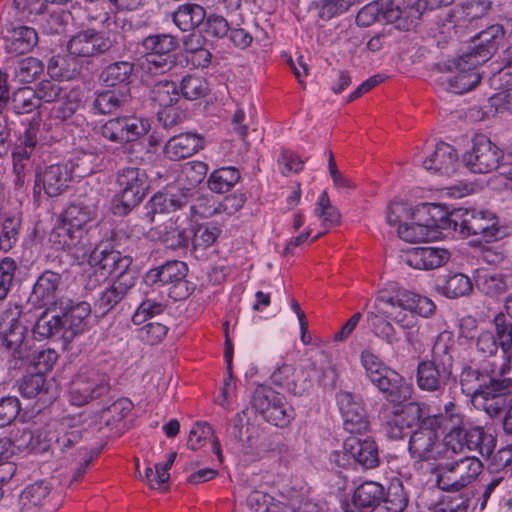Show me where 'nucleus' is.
I'll use <instances>...</instances> for the list:
<instances>
[{"mask_svg":"<svg viewBox=\"0 0 512 512\" xmlns=\"http://www.w3.org/2000/svg\"><path fill=\"white\" fill-rule=\"evenodd\" d=\"M461 418L458 416H428L410 433L408 450L413 459L421 462H435L448 459L449 451L453 454L463 452L466 448L475 449L480 433L472 430L464 433L460 429Z\"/></svg>","mask_w":512,"mask_h":512,"instance_id":"obj_1","label":"nucleus"},{"mask_svg":"<svg viewBox=\"0 0 512 512\" xmlns=\"http://www.w3.org/2000/svg\"><path fill=\"white\" fill-rule=\"evenodd\" d=\"M440 226L459 233L463 238L480 236L487 243L504 236V229L492 213L462 207L454 208L442 216Z\"/></svg>","mask_w":512,"mask_h":512,"instance_id":"obj_2","label":"nucleus"},{"mask_svg":"<svg viewBox=\"0 0 512 512\" xmlns=\"http://www.w3.org/2000/svg\"><path fill=\"white\" fill-rule=\"evenodd\" d=\"M21 313L19 306L5 310L1 324V344L10 354V370L23 368V360L28 358L30 347L34 345L27 327L19 320Z\"/></svg>","mask_w":512,"mask_h":512,"instance_id":"obj_3","label":"nucleus"},{"mask_svg":"<svg viewBox=\"0 0 512 512\" xmlns=\"http://www.w3.org/2000/svg\"><path fill=\"white\" fill-rule=\"evenodd\" d=\"M453 357L448 347L436 342L432 349V358L422 361L417 367V385L427 392L444 393L452 379Z\"/></svg>","mask_w":512,"mask_h":512,"instance_id":"obj_4","label":"nucleus"},{"mask_svg":"<svg viewBox=\"0 0 512 512\" xmlns=\"http://www.w3.org/2000/svg\"><path fill=\"white\" fill-rule=\"evenodd\" d=\"M116 183L119 190L114 197V213L119 215H126L138 206L149 189L146 172L136 167L119 170Z\"/></svg>","mask_w":512,"mask_h":512,"instance_id":"obj_5","label":"nucleus"},{"mask_svg":"<svg viewBox=\"0 0 512 512\" xmlns=\"http://www.w3.org/2000/svg\"><path fill=\"white\" fill-rule=\"evenodd\" d=\"M110 389V376L107 373L93 367H82L70 382V400L73 405L83 406L107 395Z\"/></svg>","mask_w":512,"mask_h":512,"instance_id":"obj_6","label":"nucleus"},{"mask_svg":"<svg viewBox=\"0 0 512 512\" xmlns=\"http://www.w3.org/2000/svg\"><path fill=\"white\" fill-rule=\"evenodd\" d=\"M453 0H418L412 6H405L404 0H387L383 4V15L388 23L398 30L414 29L426 11L448 6Z\"/></svg>","mask_w":512,"mask_h":512,"instance_id":"obj_7","label":"nucleus"},{"mask_svg":"<svg viewBox=\"0 0 512 512\" xmlns=\"http://www.w3.org/2000/svg\"><path fill=\"white\" fill-rule=\"evenodd\" d=\"M483 64L470 53L446 61L442 65V71L453 74L446 79L448 90L455 94H463L474 89L483 77L484 71H481Z\"/></svg>","mask_w":512,"mask_h":512,"instance_id":"obj_8","label":"nucleus"},{"mask_svg":"<svg viewBox=\"0 0 512 512\" xmlns=\"http://www.w3.org/2000/svg\"><path fill=\"white\" fill-rule=\"evenodd\" d=\"M251 405L267 422L277 427H286L295 416L285 397L270 387L258 386L253 392Z\"/></svg>","mask_w":512,"mask_h":512,"instance_id":"obj_9","label":"nucleus"},{"mask_svg":"<svg viewBox=\"0 0 512 512\" xmlns=\"http://www.w3.org/2000/svg\"><path fill=\"white\" fill-rule=\"evenodd\" d=\"M503 158L502 151L485 135H476L473 146L463 155L464 165L473 173L486 174L501 169L500 174L508 177L505 164H500Z\"/></svg>","mask_w":512,"mask_h":512,"instance_id":"obj_10","label":"nucleus"},{"mask_svg":"<svg viewBox=\"0 0 512 512\" xmlns=\"http://www.w3.org/2000/svg\"><path fill=\"white\" fill-rule=\"evenodd\" d=\"M396 488L386 491L378 482L365 481L355 489L352 503L356 508L366 512H393L401 501L399 496L394 497Z\"/></svg>","mask_w":512,"mask_h":512,"instance_id":"obj_11","label":"nucleus"},{"mask_svg":"<svg viewBox=\"0 0 512 512\" xmlns=\"http://www.w3.org/2000/svg\"><path fill=\"white\" fill-rule=\"evenodd\" d=\"M482 462L472 456L439 467L437 485L443 491H460L481 473Z\"/></svg>","mask_w":512,"mask_h":512,"instance_id":"obj_12","label":"nucleus"},{"mask_svg":"<svg viewBox=\"0 0 512 512\" xmlns=\"http://www.w3.org/2000/svg\"><path fill=\"white\" fill-rule=\"evenodd\" d=\"M113 41L103 32L86 29L77 32L67 43L70 55L80 58H91L110 52Z\"/></svg>","mask_w":512,"mask_h":512,"instance_id":"obj_13","label":"nucleus"},{"mask_svg":"<svg viewBox=\"0 0 512 512\" xmlns=\"http://www.w3.org/2000/svg\"><path fill=\"white\" fill-rule=\"evenodd\" d=\"M89 265L96 267L107 277L115 275V279H119L127 274L136 279V273L131 269L132 258L107 246L95 247L89 256Z\"/></svg>","mask_w":512,"mask_h":512,"instance_id":"obj_14","label":"nucleus"},{"mask_svg":"<svg viewBox=\"0 0 512 512\" xmlns=\"http://www.w3.org/2000/svg\"><path fill=\"white\" fill-rule=\"evenodd\" d=\"M72 180V168L67 164H53L36 174L34 195H39L41 189L49 197L63 194Z\"/></svg>","mask_w":512,"mask_h":512,"instance_id":"obj_15","label":"nucleus"},{"mask_svg":"<svg viewBox=\"0 0 512 512\" xmlns=\"http://www.w3.org/2000/svg\"><path fill=\"white\" fill-rule=\"evenodd\" d=\"M0 40L7 54L19 56L32 51L37 46L39 38L33 27L10 25L1 32Z\"/></svg>","mask_w":512,"mask_h":512,"instance_id":"obj_16","label":"nucleus"},{"mask_svg":"<svg viewBox=\"0 0 512 512\" xmlns=\"http://www.w3.org/2000/svg\"><path fill=\"white\" fill-rule=\"evenodd\" d=\"M337 403L346 431L351 434H361L368 430L369 421L366 412L353 394L340 391L337 394Z\"/></svg>","mask_w":512,"mask_h":512,"instance_id":"obj_17","label":"nucleus"},{"mask_svg":"<svg viewBox=\"0 0 512 512\" xmlns=\"http://www.w3.org/2000/svg\"><path fill=\"white\" fill-rule=\"evenodd\" d=\"M450 257L451 253L445 248L420 246L409 249L404 255V261L415 269L432 270L445 265Z\"/></svg>","mask_w":512,"mask_h":512,"instance_id":"obj_18","label":"nucleus"},{"mask_svg":"<svg viewBox=\"0 0 512 512\" xmlns=\"http://www.w3.org/2000/svg\"><path fill=\"white\" fill-rule=\"evenodd\" d=\"M132 102L130 87L121 86L95 94L92 109L97 114L109 115L127 108Z\"/></svg>","mask_w":512,"mask_h":512,"instance_id":"obj_19","label":"nucleus"},{"mask_svg":"<svg viewBox=\"0 0 512 512\" xmlns=\"http://www.w3.org/2000/svg\"><path fill=\"white\" fill-rule=\"evenodd\" d=\"M344 449L365 469L375 468L379 464L378 447L370 437L350 436L344 442Z\"/></svg>","mask_w":512,"mask_h":512,"instance_id":"obj_20","label":"nucleus"},{"mask_svg":"<svg viewBox=\"0 0 512 512\" xmlns=\"http://www.w3.org/2000/svg\"><path fill=\"white\" fill-rule=\"evenodd\" d=\"M372 383L384 394L387 401L400 405L411 397V387L395 371L388 369Z\"/></svg>","mask_w":512,"mask_h":512,"instance_id":"obj_21","label":"nucleus"},{"mask_svg":"<svg viewBox=\"0 0 512 512\" xmlns=\"http://www.w3.org/2000/svg\"><path fill=\"white\" fill-rule=\"evenodd\" d=\"M397 293L392 296L384 292H379L375 299V308L386 318H389L401 329L411 328L415 322H419L413 311L404 309L397 302Z\"/></svg>","mask_w":512,"mask_h":512,"instance_id":"obj_22","label":"nucleus"},{"mask_svg":"<svg viewBox=\"0 0 512 512\" xmlns=\"http://www.w3.org/2000/svg\"><path fill=\"white\" fill-rule=\"evenodd\" d=\"M424 168L433 173L450 176L456 172L459 162L456 150L449 144L441 142L435 151L423 162Z\"/></svg>","mask_w":512,"mask_h":512,"instance_id":"obj_23","label":"nucleus"},{"mask_svg":"<svg viewBox=\"0 0 512 512\" xmlns=\"http://www.w3.org/2000/svg\"><path fill=\"white\" fill-rule=\"evenodd\" d=\"M61 285L62 276L47 270L38 277L34 284L31 298L40 306L53 305L57 300Z\"/></svg>","mask_w":512,"mask_h":512,"instance_id":"obj_24","label":"nucleus"},{"mask_svg":"<svg viewBox=\"0 0 512 512\" xmlns=\"http://www.w3.org/2000/svg\"><path fill=\"white\" fill-rule=\"evenodd\" d=\"M134 284L135 279L127 274L121 276L119 279H114L112 284L100 293V297L95 306L103 315L108 313L124 299Z\"/></svg>","mask_w":512,"mask_h":512,"instance_id":"obj_25","label":"nucleus"},{"mask_svg":"<svg viewBox=\"0 0 512 512\" xmlns=\"http://www.w3.org/2000/svg\"><path fill=\"white\" fill-rule=\"evenodd\" d=\"M91 313L90 304L83 301L64 309L61 315L64 325V339L71 341L81 334L86 326V319Z\"/></svg>","mask_w":512,"mask_h":512,"instance_id":"obj_26","label":"nucleus"},{"mask_svg":"<svg viewBox=\"0 0 512 512\" xmlns=\"http://www.w3.org/2000/svg\"><path fill=\"white\" fill-rule=\"evenodd\" d=\"M422 215L420 214L414 218L417 221L399 225L398 234L401 239L407 242L426 241L434 237L433 232L435 228H442L440 226L441 218L439 220L433 217L422 219Z\"/></svg>","mask_w":512,"mask_h":512,"instance_id":"obj_27","label":"nucleus"},{"mask_svg":"<svg viewBox=\"0 0 512 512\" xmlns=\"http://www.w3.org/2000/svg\"><path fill=\"white\" fill-rule=\"evenodd\" d=\"M478 44H476L469 53L475 55L480 62H487L498 50L500 43L504 39V30L501 25H492L477 35Z\"/></svg>","mask_w":512,"mask_h":512,"instance_id":"obj_28","label":"nucleus"},{"mask_svg":"<svg viewBox=\"0 0 512 512\" xmlns=\"http://www.w3.org/2000/svg\"><path fill=\"white\" fill-rule=\"evenodd\" d=\"M158 239L169 249L186 248L191 239V231L179 223V219H169L156 228Z\"/></svg>","mask_w":512,"mask_h":512,"instance_id":"obj_29","label":"nucleus"},{"mask_svg":"<svg viewBox=\"0 0 512 512\" xmlns=\"http://www.w3.org/2000/svg\"><path fill=\"white\" fill-rule=\"evenodd\" d=\"M202 138L192 133L173 136L165 145V154L171 160L188 158L202 148Z\"/></svg>","mask_w":512,"mask_h":512,"instance_id":"obj_30","label":"nucleus"},{"mask_svg":"<svg viewBox=\"0 0 512 512\" xmlns=\"http://www.w3.org/2000/svg\"><path fill=\"white\" fill-rule=\"evenodd\" d=\"M188 267L185 262L179 260L167 261L165 264L150 269L145 275V282L151 285L162 283L171 285L186 278Z\"/></svg>","mask_w":512,"mask_h":512,"instance_id":"obj_31","label":"nucleus"},{"mask_svg":"<svg viewBox=\"0 0 512 512\" xmlns=\"http://www.w3.org/2000/svg\"><path fill=\"white\" fill-rule=\"evenodd\" d=\"M454 408H455V404L453 402H449L444 407L445 412L436 414L435 416H443V417L447 416L448 418H450V416H458L459 418H461V424L459 425L460 429L464 433H470V431H472V430H478V432L480 433V437H479L477 443H475L474 450L478 451L482 457L488 459L492 455L493 451L495 450L496 438L492 434L486 433L484 431L483 427H480V426L466 427V424L464 421V416L458 412H455Z\"/></svg>","mask_w":512,"mask_h":512,"instance_id":"obj_32","label":"nucleus"},{"mask_svg":"<svg viewBox=\"0 0 512 512\" xmlns=\"http://www.w3.org/2000/svg\"><path fill=\"white\" fill-rule=\"evenodd\" d=\"M205 19V9L201 5L195 3L179 5L172 13V21L181 31L184 32L194 31L203 24Z\"/></svg>","mask_w":512,"mask_h":512,"instance_id":"obj_33","label":"nucleus"},{"mask_svg":"<svg viewBox=\"0 0 512 512\" xmlns=\"http://www.w3.org/2000/svg\"><path fill=\"white\" fill-rule=\"evenodd\" d=\"M83 439L84 432L79 428L56 430L55 457L69 454V456L74 458V451L78 452L79 455H84V450L87 449L81 447Z\"/></svg>","mask_w":512,"mask_h":512,"instance_id":"obj_34","label":"nucleus"},{"mask_svg":"<svg viewBox=\"0 0 512 512\" xmlns=\"http://www.w3.org/2000/svg\"><path fill=\"white\" fill-rule=\"evenodd\" d=\"M134 64L129 61H116L108 64L100 73V81L106 87H129L132 82Z\"/></svg>","mask_w":512,"mask_h":512,"instance_id":"obj_35","label":"nucleus"},{"mask_svg":"<svg viewBox=\"0 0 512 512\" xmlns=\"http://www.w3.org/2000/svg\"><path fill=\"white\" fill-rule=\"evenodd\" d=\"M273 377H279L282 385L296 396H302L309 391L310 381L304 371H297L291 365H282L274 372Z\"/></svg>","mask_w":512,"mask_h":512,"instance_id":"obj_36","label":"nucleus"},{"mask_svg":"<svg viewBox=\"0 0 512 512\" xmlns=\"http://www.w3.org/2000/svg\"><path fill=\"white\" fill-rule=\"evenodd\" d=\"M55 437L56 430L49 427L37 429L35 431H24L23 440H28L26 447L35 454L51 452L55 456Z\"/></svg>","mask_w":512,"mask_h":512,"instance_id":"obj_37","label":"nucleus"},{"mask_svg":"<svg viewBox=\"0 0 512 512\" xmlns=\"http://www.w3.org/2000/svg\"><path fill=\"white\" fill-rule=\"evenodd\" d=\"M96 213L97 209L94 203L77 201L68 206L64 212L63 219L70 228L80 232L87 223L95 219Z\"/></svg>","mask_w":512,"mask_h":512,"instance_id":"obj_38","label":"nucleus"},{"mask_svg":"<svg viewBox=\"0 0 512 512\" xmlns=\"http://www.w3.org/2000/svg\"><path fill=\"white\" fill-rule=\"evenodd\" d=\"M377 312L369 311L367 313L368 325L377 338L383 340L386 344L394 346L400 341L397 331L389 318H386L376 308Z\"/></svg>","mask_w":512,"mask_h":512,"instance_id":"obj_39","label":"nucleus"},{"mask_svg":"<svg viewBox=\"0 0 512 512\" xmlns=\"http://www.w3.org/2000/svg\"><path fill=\"white\" fill-rule=\"evenodd\" d=\"M132 408L133 404L129 399L119 398L101 411L99 423L110 429L115 428L117 432H120L119 426L123 419L131 412Z\"/></svg>","mask_w":512,"mask_h":512,"instance_id":"obj_40","label":"nucleus"},{"mask_svg":"<svg viewBox=\"0 0 512 512\" xmlns=\"http://www.w3.org/2000/svg\"><path fill=\"white\" fill-rule=\"evenodd\" d=\"M396 302L404 309L413 311L415 316L429 317L436 306L432 300L411 291H398Z\"/></svg>","mask_w":512,"mask_h":512,"instance_id":"obj_41","label":"nucleus"},{"mask_svg":"<svg viewBox=\"0 0 512 512\" xmlns=\"http://www.w3.org/2000/svg\"><path fill=\"white\" fill-rule=\"evenodd\" d=\"M494 330L498 349H501L503 357L508 362L512 361V322L502 312L493 319Z\"/></svg>","mask_w":512,"mask_h":512,"instance_id":"obj_42","label":"nucleus"},{"mask_svg":"<svg viewBox=\"0 0 512 512\" xmlns=\"http://www.w3.org/2000/svg\"><path fill=\"white\" fill-rule=\"evenodd\" d=\"M57 357L54 350L36 348L34 344L30 347L28 358L23 360V368L31 367L34 372L45 375L53 368Z\"/></svg>","mask_w":512,"mask_h":512,"instance_id":"obj_43","label":"nucleus"},{"mask_svg":"<svg viewBox=\"0 0 512 512\" xmlns=\"http://www.w3.org/2000/svg\"><path fill=\"white\" fill-rule=\"evenodd\" d=\"M490 376L491 375L481 372L471 366L464 367L460 374V386L462 392L471 397V401L473 402L476 394L483 389V386Z\"/></svg>","mask_w":512,"mask_h":512,"instance_id":"obj_44","label":"nucleus"},{"mask_svg":"<svg viewBox=\"0 0 512 512\" xmlns=\"http://www.w3.org/2000/svg\"><path fill=\"white\" fill-rule=\"evenodd\" d=\"M240 179V172L234 167H223L211 173L208 186L216 193L228 192Z\"/></svg>","mask_w":512,"mask_h":512,"instance_id":"obj_45","label":"nucleus"},{"mask_svg":"<svg viewBox=\"0 0 512 512\" xmlns=\"http://www.w3.org/2000/svg\"><path fill=\"white\" fill-rule=\"evenodd\" d=\"M145 54L151 55H175L178 48L176 37L168 34L150 35L143 40Z\"/></svg>","mask_w":512,"mask_h":512,"instance_id":"obj_46","label":"nucleus"},{"mask_svg":"<svg viewBox=\"0 0 512 512\" xmlns=\"http://www.w3.org/2000/svg\"><path fill=\"white\" fill-rule=\"evenodd\" d=\"M438 290L447 298L456 299L470 294L473 286L468 276L462 273H455L449 275L445 283Z\"/></svg>","mask_w":512,"mask_h":512,"instance_id":"obj_47","label":"nucleus"},{"mask_svg":"<svg viewBox=\"0 0 512 512\" xmlns=\"http://www.w3.org/2000/svg\"><path fill=\"white\" fill-rule=\"evenodd\" d=\"M123 135V143L134 142L145 136L151 126L148 119L124 116L118 117Z\"/></svg>","mask_w":512,"mask_h":512,"instance_id":"obj_48","label":"nucleus"},{"mask_svg":"<svg viewBox=\"0 0 512 512\" xmlns=\"http://www.w3.org/2000/svg\"><path fill=\"white\" fill-rule=\"evenodd\" d=\"M510 394H512V379L502 376H490L483 389L476 394L474 400L481 398L482 401H490L496 397H505Z\"/></svg>","mask_w":512,"mask_h":512,"instance_id":"obj_49","label":"nucleus"},{"mask_svg":"<svg viewBox=\"0 0 512 512\" xmlns=\"http://www.w3.org/2000/svg\"><path fill=\"white\" fill-rule=\"evenodd\" d=\"M151 99L164 109L171 108L179 100L178 86L173 81H159L151 90Z\"/></svg>","mask_w":512,"mask_h":512,"instance_id":"obj_50","label":"nucleus"},{"mask_svg":"<svg viewBox=\"0 0 512 512\" xmlns=\"http://www.w3.org/2000/svg\"><path fill=\"white\" fill-rule=\"evenodd\" d=\"M436 206H433L432 209H436ZM431 207L424 204L421 208H417L415 211H411L405 203L403 202H392L387 210V222L391 226L403 224L402 221L408 218L414 219L420 214H430Z\"/></svg>","mask_w":512,"mask_h":512,"instance_id":"obj_51","label":"nucleus"},{"mask_svg":"<svg viewBox=\"0 0 512 512\" xmlns=\"http://www.w3.org/2000/svg\"><path fill=\"white\" fill-rule=\"evenodd\" d=\"M190 192L181 189L179 193H170L166 195H154L151 199L152 207L155 211L169 212L180 209L188 204Z\"/></svg>","mask_w":512,"mask_h":512,"instance_id":"obj_52","label":"nucleus"},{"mask_svg":"<svg viewBox=\"0 0 512 512\" xmlns=\"http://www.w3.org/2000/svg\"><path fill=\"white\" fill-rule=\"evenodd\" d=\"M178 91L187 100H197L207 94L208 83L202 76L188 74L182 78Z\"/></svg>","mask_w":512,"mask_h":512,"instance_id":"obj_53","label":"nucleus"},{"mask_svg":"<svg viewBox=\"0 0 512 512\" xmlns=\"http://www.w3.org/2000/svg\"><path fill=\"white\" fill-rule=\"evenodd\" d=\"M61 316H50L44 312L36 321L33 333L43 339L58 335L64 338V325Z\"/></svg>","mask_w":512,"mask_h":512,"instance_id":"obj_54","label":"nucleus"},{"mask_svg":"<svg viewBox=\"0 0 512 512\" xmlns=\"http://www.w3.org/2000/svg\"><path fill=\"white\" fill-rule=\"evenodd\" d=\"M33 88L24 87L13 93L11 98V107L16 114H29L40 108Z\"/></svg>","mask_w":512,"mask_h":512,"instance_id":"obj_55","label":"nucleus"},{"mask_svg":"<svg viewBox=\"0 0 512 512\" xmlns=\"http://www.w3.org/2000/svg\"><path fill=\"white\" fill-rule=\"evenodd\" d=\"M250 512H282L285 506L263 491H252L247 497Z\"/></svg>","mask_w":512,"mask_h":512,"instance_id":"obj_56","label":"nucleus"},{"mask_svg":"<svg viewBox=\"0 0 512 512\" xmlns=\"http://www.w3.org/2000/svg\"><path fill=\"white\" fill-rule=\"evenodd\" d=\"M177 64L176 55L144 54L142 69L150 75H161L172 70Z\"/></svg>","mask_w":512,"mask_h":512,"instance_id":"obj_57","label":"nucleus"},{"mask_svg":"<svg viewBox=\"0 0 512 512\" xmlns=\"http://www.w3.org/2000/svg\"><path fill=\"white\" fill-rule=\"evenodd\" d=\"M44 72L43 62L36 57H26L17 62L15 77L20 83H31Z\"/></svg>","mask_w":512,"mask_h":512,"instance_id":"obj_58","label":"nucleus"},{"mask_svg":"<svg viewBox=\"0 0 512 512\" xmlns=\"http://www.w3.org/2000/svg\"><path fill=\"white\" fill-rule=\"evenodd\" d=\"M393 416L402 418L406 428H411L414 425L420 426L421 422L429 415L425 412V405L418 402H408L396 408L392 412Z\"/></svg>","mask_w":512,"mask_h":512,"instance_id":"obj_59","label":"nucleus"},{"mask_svg":"<svg viewBox=\"0 0 512 512\" xmlns=\"http://www.w3.org/2000/svg\"><path fill=\"white\" fill-rule=\"evenodd\" d=\"M64 11H52L51 13H44V10L38 14L36 22L39 29L48 35L60 34L64 31L66 20Z\"/></svg>","mask_w":512,"mask_h":512,"instance_id":"obj_60","label":"nucleus"},{"mask_svg":"<svg viewBox=\"0 0 512 512\" xmlns=\"http://www.w3.org/2000/svg\"><path fill=\"white\" fill-rule=\"evenodd\" d=\"M48 389L45 376L38 372H31L24 376L19 386L22 396L26 398H35L47 394Z\"/></svg>","mask_w":512,"mask_h":512,"instance_id":"obj_61","label":"nucleus"},{"mask_svg":"<svg viewBox=\"0 0 512 512\" xmlns=\"http://www.w3.org/2000/svg\"><path fill=\"white\" fill-rule=\"evenodd\" d=\"M21 229V220L17 217H6L2 223L0 232V250L8 252L17 242Z\"/></svg>","mask_w":512,"mask_h":512,"instance_id":"obj_62","label":"nucleus"},{"mask_svg":"<svg viewBox=\"0 0 512 512\" xmlns=\"http://www.w3.org/2000/svg\"><path fill=\"white\" fill-rule=\"evenodd\" d=\"M315 215L321 219L322 225L332 227L340 223L341 214L330 202L328 193L323 191L315 208Z\"/></svg>","mask_w":512,"mask_h":512,"instance_id":"obj_63","label":"nucleus"},{"mask_svg":"<svg viewBox=\"0 0 512 512\" xmlns=\"http://www.w3.org/2000/svg\"><path fill=\"white\" fill-rule=\"evenodd\" d=\"M207 171L208 166L204 162L197 161L186 164L181 173V180L187 182L183 190L191 192L193 188L204 180Z\"/></svg>","mask_w":512,"mask_h":512,"instance_id":"obj_64","label":"nucleus"}]
</instances>
